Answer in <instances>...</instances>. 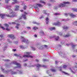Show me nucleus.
<instances>
[{"mask_svg": "<svg viewBox=\"0 0 77 77\" xmlns=\"http://www.w3.org/2000/svg\"><path fill=\"white\" fill-rule=\"evenodd\" d=\"M24 54H26V55H23V57H30V58H33V56L30 55L31 54L30 52H25Z\"/></svg>", "mask_w": 77, "mask_h": 77, "instance_id": "7ed1b4c3", "label": "nucleus"}, {"mask_svg": "<svg viewBox=\"0 0 77 77\" xmlns=\"http://www.w3.org/2000/svg\"><path fill=\"white\" fill-rule=\"evenodd\" d=\"M5 61H9V60H6Z\"/></svg>", "mask_w": 77, "mask_h": 77, "instance_id": "774afa93", "label": "nucleus"}, {"mask_svg": "<svg viewBox=\"0 0 77 77\" xmlns=\"http://www.w3.org/2000/svg\"><path fill=\"white\" fill-rule=\"evenodd\" d=\"M8 36L10 38H11L12 39H15V36H14V35L13 34H10L8 35Z\"/></svg>", "mask_w": 77, "mask_h": 77, "instance_id": "423d86ee", "label": "nucleus"}, {"mask_svg": "<svg viewBox=\"0 0 77 77\" xmlns=\"http://www.w3.org/2000/svg\"><path fill=\"white\" fill-rule=\"evenodd\" d=\"M16 24V23L15 22H12L11 23H10V24Z\"/></svg>", "mask_w": 77, "mask_h": 77, "instance_id": "a19ab883", "label": "nucleus"}, {"mask_svg": "<svg viewBox=\"0 0 77 77\" xmlns=\"http://www.w3.org/2000/svg\"><path fill=\"white\" fill-rule=\"evenodd\" d=\"M70 17H75V15H73L72 14H70Z\"/></svg>", "mask_w": 77, "mask_h": 77, "instance_id": "aec40b11", "label": "nucleus"}, {"mask_svg": "<svg viewBox=\"0 0 77 77\" xmlns=\"http://www.w3.org/2000/svg\"><path fill=\"white\" fill-rule=\"evenodd\" d=\"M54 14L55 15H59V14L56 13H55Z\"/></svg>", "mask_w": 77, "mask_h": 77, "instance_id": "6e6d98bb", "label": "nucleus"}, {"mask_svg": "<svg viewBox=\"0 0 77 77\" xmlns=\"http://www.w3.org/2000/svg\"><path fill=\"white\" fill-rule=\"evenodd\" d=\"M40 33L42 35H44V31H42L40 32Z\"/></svg>", "mask_w": 77, "mask_h": 77, "instance_id": "b1692460", "label": "nucleus"}, {"mask_svg": "<svg viewBox=\"0 0 77 77\" xmlns=\"http://www.w3.org/2000/svg\"><path fill=\"white\" fill-rule=\"evenodd\" d=\"M4 26L6 27V28L5 29L6 30H7V31H9V30H10V29L9 28V25L7 24H4Z\"/></svg>", "mask_w": 77, "mask_h": 77, "instance_id": "0eeeda50", "label": "nucleus"}, {"mask_svg": "<svg viewBox=\"0 0 77 77\" xmlns=\"http://www.w3.org/2000/svg\"><path fill=\"white\" fill-rule=\"evenodd\" d=\"M68 20H69V19H67L66 20H62V21H68Z\"/></svg>", "mask_w": 77, "mask_h": 77, "instance_id": "c756f323", "label": "nucleus"}, {"mask_svg": "<svg viewBox=\"0 0 77 77\" xmlns=\"http://www.w3.org/2000/svg\"><path fill=\"white\" fill-rule=\"evenodd\" d=\"M46 24H48V17L46 18Z\"/></svg>", "mask_w": 77, "mask_h": 77, "instance_id": "412c9836", "label": "nucleus"}, {"mask_svg": "<svg viewBox=\"0 0 77 77\" xmlns=\"http://www.w3.org/2000/svg\"><path fill=\"white\" fill-rule=\"evenodd\" d=\"M20 24H18V23L17 24V26H16L15 27L16 28V29H19V28L18 27V26H20Z\"/></svg>", "mask_w": 77, "mask_h": 77, "instance_id": "a211bd4d", "label": "nucleus"}, {"mask_svg": "<svg viewBox=\"0 0 77 77\" xmlns=\"http://www.w3.org/2000/svg\"><path fill=\"white\" fill-rule=\"evenodd\" d=\"M34 36L35 37V38H36V37H37V35H34Z\"/></svg>", "mask_w": 77, "mask_h": 77, "instance_id": "680f3d73", "label": "nucleus"}, {"mask_svg": "<svg viewBox=\"0 0 77 77\" xmlns=\"http://www.w3.org/2000/svg\"><path fill=\"white\" fill-rule=\"evenodd\" d=\"M69 3L68 2H65L61 3L59 5V7H65L66 5H68Z\"/></svg>", "mask_w": 77, "mask_h": 77, "instance_id": "20e7f679", "label": "nucleus"}, {"mask_svg": "<svg viewBox=\"0 0 77 77\" xmlns=\"http://www.w3.org/2000/svg\"><path fill=\"white\" fill-rule=\"evenodd\" d=\"M64 15H65V16H66V17H67V16H68V15H69V14H64Z\"/></svg>", "mask_w": 77, "mask_h": 77, "instance_id": "49530a36", "label": "nucleus"}, {"mask_svg": "<svg viewBox=\"0 0 77 77\" xmlns=\"http://www.w3.org/2000/svg\"><path fill=\"white\" fill-rule=\"evenodd\" d=\"M62 72L64 73V74H66V75H68V74L66 72Z\"/></svg>", "mask_w": 77, "mask_h": 77, "instance_id": "4c0bfd02", "label": "nucleus"}, {"mask_svg": "<svg viewBox=\"0 0 77 77\" xmlns=\"http://www.w3.org/2000/svg\"><path fill=\"white\" fill-rule=\"evenodd\" d=\"M71 36V35L70 34H67L66 35L64 36V37H65L66 38H68V37H69V36Z\"/></svg>", "mask_w": 77, "mask_h": 77, "instance_id": "f3484780", "label": "nucleus"}, {"mask_svg": "<svg viewBox=\"0 0 77 77\" xmlns=\"http://www.w3.org/2000/svg\"><path fill=\"white\" fill-rule=\"evenodd\" d=\"M28 60L27 59H26L25 60L23 61V62H26V61H27Z\"/></svg>", "mask_w": 77, "mask_h": 77, "instance_id": "69168bd1", "label": "nucleus"}, {"mask_svg": "<svg viewBox=\"0 0 77 77\" xmlns=\"http://www.w3.org/2000/svg\"><path fill=\"white\" fill-rule=\"evenodd\" d=\"M33 24H37V25H39V23H38L35 22H33Z\"/></svg>", "mask_w": 77, "mask_h": 77, "instance_id": "7c9ffc66", "label": "nucleus"}, {"mask_svg": "<svg viewBox=\"0 0 77 77\" xmlns=\"http://www.w3.org/2000/svg\"><path fill=\"white\" fill-rule=\"evenodd\" d=\"M59 35H60L61 36L62 35V33L60 32L59 33Z\"/></svg>", "mask_w": 77, "mask_h": 77, "instance_id": "338daca9", "label": "nucleus"}, {"mask_svg": "<svg viewBox=\"0 0 77 77\" xmlns=\"http://www.w3.org/2000/svg\"><path fill=\"white\" fill-rule=\"evenodd\" d=\"M13 1H14V2H12V4H15V3H18V2L17 1V0H12Z\"/></svg>", "mask_w": 77, "mask_h": 77, "instance_id": "ddd939ff", "label": "nucleus"}, {"mask_svg": "<svg viewBox=\"0 0 77 77\" xmlns=\"http://www.w3.org/2000/svg\"><path fill=\"white\" fill-rule=\"evenodd\" d=\"M35 9H36V10L37 12H39V9L38 8H35Z\"/></svg>", "mask_w": 77, "mask_h": 77, "instance_id": "ea45409f", "label": "nucleus"}, {"mask_svg": "<svg viewBox=\"0 0 77 77\" xmlns=\"http://www.w3.org/2000/svg\"><path fill=\"white\" fill-rule=\"evenodd\" d=\"M43 62H45V61H47V60L44 59L43 60Z\"/></svg>", "mask_w": 77, "mask_h": 77, "instance_id": "e2e57ef3", "label": "nucleus"}, {"mask_svg": "<svg viewBox=\"0 0 77 77\" xmlns=\"http://www.w3.org/2000/svg\"><path fill=\"white\" fill-rule=\"evenodd\" d=\"M51 2H55V1H54V0H50Z\"/></svg>", "mask_w": 77, "mask_h": 77, "instance_id": "864d4df0", "label": "nucleus"}, {"mask_svg": "<svg viewBox=\"0 0 77 77\" xmlns=\"http://www.w3.org/2000/svg\"><path fill=\"white\" fill-rule=\"evenodd\" d=\"M72 32L74 33H77V30H76L75 31H72Z\"/></svg>", "mask_w": 77, "mask_h": 77, "instance_id": "c9c22d12", "label": "nucleus"}, {"mask_svg": "<svg viewBox=\"0 0 77 77\" xmlns=\"http://www.w3.org/2000/svg\"><path fill=\"white\" fill-rule=\"evenodd\" d=\"M11 6H7L6 8L7 9H8L10 11L9 14H0V17L2 19L4 18L5 17L7 16L8 17H15V14L14 12H13V11L11 9Z\"/></svg>", "mask_w": 77, "mask_h": 77, "instance_id": "f257e3e1", "label": "nucleus"}, {"mask_svg": "<svg viewBox=\"0 0 77 77\" xmlns=\"http://www.w3.org/2000/svg\"><path fill=\"white\" fill-rule=\"evenodd\" d=\"M37 5H38V7H42L43 6L42 5H41V4H38Z\"/></svg>", "mask_w": 77, "mask_h": 77, "instance_id": "393cba45", "label": "nucleus"}, {"mask_svg": "<svg viewBox=\"0 0 77 77\" xmlns=\"http://www.w3.org/2000/svg\"><path fill=\"white\" fill-rule=\"evenodd\" d=\"M14 64H15L16 65H17V67L18 68H21V65L20 64L17 63V62L14 61L13 63Z\"/></svg>", "mask_w": 77, "mask_h": 77, "instance_id": "39448f33", "label": "nucleus"}, {"mask_svg": "<svg viewBox=\"0 0 77 77\" xmlns=\"http://www.w3.org/2000/svg\"><path fill=\"white\" fill-rule=\"evenodd\" d=\"M43 14H45L46 15L47 13L46 12V10H44L43 11Z\"/></svg>", "mask_w": 77, "mask_h": 77, "instance_id": "72a5a7b5", "label": "nucleus"}, {"mask_svg": "<svg viewBox=\"0 0 77 77\" xmlns=\"http://www.w3.org/2000/svg\"><path fill=\"white\" fill-rule=\"evenodd\" d=\"M22 17H23V18L24 19H27V18H26V15L25 14L22 15Z\"/></svg>", "mask_w": 77, "mask_h": 77, "instance_id": "2eb2a0df", "label": "nucleus"}, {"mask_svg": "<svg viewBox=\"0 0 77 77\" xmlns=\"http://www.w3.org/2000/svg\"><path fill=\"white\" fill-rule=\"evenodd\" d=\"M26 8H27V6H26V5H25L23 7V9H26Z\"/></svg>", "mask_w": 77, "mask_h": 77, "instance_id": "a18cd8bd", "label": "nucleus"}, {"mask_svg": "<svg viewBox=\"0 0 77 77\" xmlns=\"http://www.w3.org/2000/svg\"><path fill=\"white\" fill-rule=\"evenodd\" d=\"M50 30H55V28L51 27L50 28Z\"/></svg>", "mask_w": 77, "mask_h": 77, "instance_id": "bb28decb", "label": "nucleus"}, {"mask_svg": "<svg viewBox=\"0 0 77 77\" xmlns=\"http://www.w3.org/2000/svg\"><path fill=\"white\" fill-rule=\"evenodd\" d=\"M54 24L56 26L57 25L59 26H60V25H61V23L59 22H58L57 23H54Z\"/></svg>", "mask_w": 77, "mask_h": 77, "instance_id": "f8f14e48", "label": "nucleus"}, {"mask_svg": "<svg viewBox=\"0 0 77 77\" xmlns=\"http://www.w3.org/2000/svg\"><path fill=\"white\" fill-rule=\"evenodd\" d=\"M0 77H4V76L2 75H0Z\"/></svg>", "mask_w": 77, "mask_h": 77, "instance_id": "052dcab7", "label": "nucleus"}, {"mask_svg": "<svg viewBox=\"0 0 77 77\" xmlns=\"http://www.w3.org/2000/svg\"><path fill=\"white\" fill-rule=\"evenodd\" d=\"M63 28L64 29H68L69 28L68 27L66 26H64L63 27Z\"/></svg>", "mask_w": 77, "mask_h": 77, "instance_id": "5701e85b", "label": "nucleus"}, {"mask_svg": "<svg viewBox=\"0 0 77 77\" xmlns=\"http://www.w3.org/2000/svg\"><path fill=\"white\" fill-rule=\"evenodd\" d=\"M20 48H24V47L22 45H20Z\"/></svg>", "mask_w": 77, "mask_h": 77, "instance_id": "37998d69", "label": "nucleus"}, {"mask_svg": "<svg viewBox=\"0 0 77 77\" xmlns=\"http://www.w3.org/2000/svg\"><path fill=\"white\" fill-rule=\"evenodd\" d=\"M38 4H35L34 5V6L35 7V9L36 8H38Z\"/></svg>", "mask_w": 77, "mask_h": 77, "instance_id": "dca6fc26", "label": "nucleus"}, {"mask_svg": "<svg viewBox=\"0 0 77 77\" xmlns=\"http://www.w3.org/2000/svg\"><path fill=\"white\" fill-rule=\"evenodd\" d=\"M72 46L73 48H74V47H75L76 46V45H72Z\"/></svg>", "mask_w": 77, "mask_h": 77, "instance_id": "c03bdc74", "label": "nucleus"}, {"mask_svg": "<svg viewBox=\"0 0 77 77\" xmlns=\"http://www.w3.org/2000/svg\"><path fill=\"white\" fill-rule=\"evenodd\" d=\"M11 74H17V72H11Z\"/></svg>", "mask_w": 77, "mask_h": 77, "instance_id": "4be33fe9", "label": "nucleus"}, {"mask_svg": "<svg viewBox=\"0 0 77 77\" xmlns=\"http://www.w3.org/2000/svg\"><path fill=\"white\" fill-rule=\"evenodd\" d=\"M74 25H75V26H77V22H75L74 23Z\"/></svg>", "mask_w": 77, "mask_h": 77, "instance_id": "79ce46f5", "label": "nucleus"}, {"mask_svg": "<svg viewBox=\"0 0 77 77\" xmlns=\"http://www.w3.org/2000/svg\"><path fill=\"white\" fill-rule=\"evenodd\" d=\"M36 66L37 68H39L40 67H42V66H43V67H45V65L42 66L39 64H38Z\"/></svg>", "mask_w": 77, "mask_h": 77, "instance_id": "9b49d317", "label": "nucleus"}, {"mask_svg": "<svg viewBox=\"0 0 77 77\" xmlns=\"http://www.w3.org/2000/svg\"><path fill=\"white\" fill-rule=\"evenodd\" d=\"M4 69H3V68H1V70L2 71H3V72H5V73H8V71H5Z\"/></svg>", "mask_w": 77, "mask_h": 77, "instance_id": "4468645a", "label": "nucleus"}, {"mask_svg": "<svg viewBox=\"0 0 77 77\" xmlns=\"http://www.w3.org/2000/svg\"><path fill=\"white\" fill-rule=\"evenodd\" d=\"M69 69L73 74H75V71L74 70V69L73 67L69 68Z\"/></svg>", "mask_w": 77, "mask_h": 77, "instance_id": "6e6552de", "label": "nucleus"}, {"mask_svg": "<svg viewBox=\"0 0 77 77\" xmlns=\"http://www.w3.org/2000/svg\"><path fill=\"white\" fill-rule=\"evenodd\" d=\"M6 3H8V2L10 0H5Z\"/></svg>", "mask_w": 77, "mask_h": 77, "instance_id": "603ef678", "label": "nucleus"}, {"mask_svg": "<svg viewBox=\"0 0 77 77\" xmlns=\"http://www.w3.org/2000/svg\"><path fill=\"white\" fill-rule=\"evenodd\" d=\"M59 68V69H60V71H61L62 70L61 69V68H62V67H60Z\"/></svg>", "mask_w": 77, "mask_h": 77, "instance_id": "4d7b16f0", "label": "nucleus"}, {"mask_svg": "<svg viewBox=\"0 0 77 77\" xmlns=\"http://www.w3.org/2000/svg\"><path fill=\"white\" fill-rule=\"evenodd\" d=\"M40 3H43V4H45V2H44L42 0H40Z\"/></svg>", "mask_w": 77, "mask_h": 77, "instance_id": "6ab92c4d", "label": "nucleus"}, {"mask_svg": "<svg viewBox=\"0 0 77 77\" xmlns=\"http://www.w3.org/2000/svg\"><path fill=\"white\" fill-rule=\"evenodd\" d=\"M27 28L28 29H30V27H27Z\"/></svg>", "mask_w": 77, "mask_h": 77, "instance_id": "bf43d9fd", "label": "nucleus"}, {"mask_svg": "<svg viewBox=\"0 0 77 77\" xmlns=\"http://www.w3.org/2000/svg\"><path fill=\"white\" fill-rule=\"evenodd\" d=\"M14 55L15 56H18V55L17 54H14Z\"/></svg>", "mask_w": 77, "mask_h": 77, "instance_id": "13d9d810", "label": "nucleus"}, {"mask_svg": "<svg viewBox=\"0 0 77 77\" xmlns=\"http://www.w3.org/2000/svg\"><path fill=\"white\" fill-rule=\"evenodd\" d=\"M20 7H19V6H16L15 7H14V11H18L19 9V8Z\"/></svg>", "mask_w": 77, "mask_h": 77, "instance_id": "9d476101", "label": "nucleus"}, {"mask_svg": "<svg viewBox=\"0 0 77 77\" xmlns=\"http://www.w3.org/2000/svg\"><path fill=\"white\" fill-rule=\"evenodd\" d=\"M38 48H39V50H41L42 49H43V48L42 46H41L40 47H38Z\"/></svg>", "mask_w": 77, "mask_h": 77, "instance_id": "e433bc0d", "label": "nucleus"}, {"mask_svg": "<svg viewBox=\"0 0 77 77\" xmlns=\"http://www.w3.org/2000/svg\"><path fill=\"white\" fill-rule=\"evenodd\" d=\"M59 36H57L55 37V40L56 41H58L59 39Z\"/></svg>", "mask_w": 77, "mask_h": 77, "instance_id": "a878e982", "label": "nucleus"}, {"mask_svg": "<svg viewBox=\"0 0 77 77\" xmlns=\"http://www.w3.org/2000/svg\"><path fill=\"white\" fill-rule=\"evenodd\" d=\"M14 44H18V42L17 41L14 42Z\"/></svg>", "mask_w": 77, "mask_h": 77, "instance_id": "3c124183", "label": "nucleus"}, {"mask_svg": "<svg viewBox=\"0 0 77 77\" xmlns=\"http://www.w3.org/2000/svg\"><path fill=\"white\" fill-rule=\"evenodd\" d=\"M7 45H8V43H5L4 44V46L3 48V49L4 51H5V50H6V48H8V47L7 46Z\"/></svg>", "mask_w": 77, "mask_h": 77, "instance_id": "1a4fd4ad", "label": "nucleus"}, {"mask_svg": "<svg viewBox=\"0 0 77 77\" xmlns=\"http://www.w3.org/2000/svg\"><path fill=\"white\" fill-rule=\"evenodd\" d=\"M23 66H27V64L26 63H25L23 64Z\"/></svg>", "mask_w": 77, "mask_h": 77, "instance_id": "5fc2aeb1", "label": "nucleus"}, {"mask_svg": "<svg viewBox=\"0 0 77 77\" xmlns=\"http://www.w3.org/2000/svg\"><path fill=\"white\" fill-rule=\"evenodd\" d=\"M54 9L55 10H57V7H54Z\"/></svg>", "mask_w": 77, "mask_h": 77, "instance_id": "09e8293b", "label": "nucleus"}, {"mask_svg": "<svg viewBox=\"0 0 77 77\" xmlns=\"http://www.w3.org/2000/svg\"><path fill=\"white\" fill-rule=\"evenodd\" d=\"M72 9L73 11H75V12H77V9L76 8H73Z\"/></svg>", "mask_w": 77, "mask_h": 77, "instance_id": "2f4dec72", "label": "nucleus"}, {"mask_svg": "<svg viewBox=\"0 0 77 77\" xmlns=\"http://www.w3.org/2000/svg\"><path fill=\"white\" fill-rule=\"evenodd\" d=\"M31 48H32V50H33L34 51H35V50H36V49H35V48H34V47L33 46H31Z\"/></svg>", "mask_w": 77, "mask_h": 77, "instance_id": "c85d7f7f", "label": "nucleus"}, {"mask_svg": "<svg viewBox=\"0 0 77 77\" xmlns=\"http://www.w3.org/2000/svg\"><path fill=\"white\" fill-rule=\"evenodd\" d=\"M20 40L21 42H25L26 44H29L30 43V42L27 39H26L23 36H21L20 37Z\"/></svg>", "mask_w": 77, "mask_h": 77, "instance_id": "f03ea898", "label": "nucleus"}, {"mask_svg": "<svg viewBox=\"0 0 77 77\" xmlns=\"http://www.w3.org/2000/svg\"><path fill=\"white\" fill-rule=\"evenodd\" d=\"M51 71H52V72H56V70H54V69H51Z\"/></svg>", "mask_w": 77, "mask_h": 77, "instance_id": "f704fd0d", "label": "nucleus"}, {"mask_svg": "<svg viewBox=\"0 0 77 77\" xmlns=\"http://www.w3.org/2000/svg\"><path fill=\"white\" fill-rule=\"evenodd\" d=\"M38 29V27H34L33 28V30H36V29Z\"/></svg>", "mask_w": 77, "mask_h": 77, "instance_id": "473e14b6", "label": "nucleus"}, {"mask_svg": "<svg viewBox=\"0 0 77 77\" xmlns=\"http://www.w3.org/2000/svg\"><path fill=\"white\" fill-rule=\"evenodd\" d=\"M0 37L1 38H2V39H3V35H0Z\"/></svg>", "mask_w": 77, "mask_h": 77, "instance_id": "58836bf2", "label": "nucleus"}, {"mask_svg": "<svg viewBox=\"0 0 77 77\" xmlns=\"http://www.w3.org/2000/svg\"><path fill=\"white\" fill-rule=\"evenodd\" d=\"M66 67H67L66 66L64 65L63 66V68H66Z\"/></svg>", "mask_w": 77, "mask_h": 77, "instance_id": "8fccbe9b", "label": "nucleus"}, {"mask_svg": "<svg viewBox=\"0 0 77 77\" xmlns=\"http://www.w3.org/2000/svg\"><path fill=\"white\" fill-rule=\"evenodd\" d=\"M72 2H77V0H73Z\"/></svg>", "mask_w": 77, "mask_h": 77, "instance_id": "0e129e2a", "label": "nucleus"}, {"mask_svg": "<svg viewBox=\"0 0 77 77\" xmlns=\"http://www.w3.org/2000/svg\"><path fill=\"white\" fill-rule=\"evenodd\" d=\"M0 27L3 29V30H5V28H4V27L2 26V25L1 24H0Z\"/></svg>", "mask_w": 77, "mask_h": 77, "instance_id": "cd10ccee", "label": "nucleus"}, {"mask_svg": "<svg viewBox=\"0 0 77 77\" xmlns=\"http://www.w3.org/2000/svg\"><path fill=\"white\" fill-rule=\"evenodd\" d=\"M29 8H32V7H33V6L32 5H30L29 6Z\"/></svg>", "mask_w": 77, "mask_h": 77, "instance_id": "de8ad7c7", "label": "nucleus"}]
</instances>
